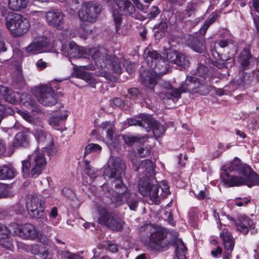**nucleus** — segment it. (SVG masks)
I'll return each mask as SVG.
<instances>
[{"instance_id":"1","label":"nucleus","mask_w":259,"mask_h":259,"mask_svg":"<svg viewBox=\"0 0 259 259\" xmlns=\"http://www.w3.org/2000/svg\"><path fill=\"white\" fill-rule=\"evenodd\" d=\"M89 55L92 57L95 66L92 64L74 67V75L81 78L89 84L95 82L94 78L88 72L81 70L98 69L97 75L104 77L108 80L114 78V74H119L121 72L120 61L116 57H111L108 54L106 49L103 47L91 48L88 50Z\"/></svg>"},{"instance_id":"2","label":"nucleus","mask_w":259,"mask_h":259,"mask_svg":"<svg viewBox=\"0 0 259 259\" xmlns=\"http://www.w3.org/2000/svg\"><path fill=\"white\" fill-rule=\"evenodd\" d=\"M124 169L125 165L120 159L112 158L104 170V176L106 179H114L112 181L114 189L110 194L112 201L117 205L126 202L131 210L135 211L138 205V198L136 194L130 192L122 183L121 175Z\"/></svg>"},{"instance_id":"3","label":"nucleus","mask_w":259,"mask_h":259,"mask_svg":"<svg viewBox=\"0 0 259 259\" xmlns=\"http://www.w3.org/2000/svg\"><path fill=\"white\" fill-rule=\"evenodd\" d=\"M225 170L235 172L232 175L226 172L227 178L224 180V182L229 187L246 185L250 188L259 186V175L253 171L248 165L242 163L237 158L230 162Z\"/></svg>"},{"instance_id":"4","label":"nucleus","mask_w":259,"mask_h":259,"mask_svg":"<svg viewBox=\"0 0 259 259\" xmlns=\"http://www.w3.org/2000/svg\"><path fill=\"white\" fill-rule=\"evenodd\" d=\"M133 168L145 175L140 178L138 188L139 192L145 197H148L152 203H157L160 201L159 187L157 185L153 184L150 177L154 174V164L151 160L146 159L138 164L134 159L132 160Z\"/></svg>"},{"instance_id":"5","label":"nucleus","mask_w":259,"mask_h":259,"mask_svg":"<svg viewBox=\"0 0 259 259\" xmlns=\"http://www.w3.org/2000/svg\"><path fill=\"white\" fill-rule=\"evenodd\" d=\"M10 230L13 235L17 236L23 239L37 240L44 244L48 243V239L46 236L40 231L37 230L32 224H19L12 223L10 224Z\"/></svg>"},{"instance_id":"6","label":"nucleus","mask_w":259,"mask_h":259,"mask_svg":"<svg viewBox=\"0 0 259 259\" xmlns=\"http://www.w3.org/2000/svg\"><path fill=\"white\" fill-rule=\"evenodd\" d=\"M6 26L13 37H20L28 32L30 24L26 18L15 13L7 18Z\"/></svg>"},{"instance_id":"7","label":"nucleus","mask_w":259,"mask_h":259,"mask_svg":"<svg viewBox=\"0 0 259 259\" xmlns=\"http://www.w3.org/2000/svg\"><path fill=\"white\" fill-rule=\"evenodd\" d=\"M97 222L114 231H121L124 224L123 221L114 213L108 211L104 207L98 208Z\"/></svg>"},{"instance_id":"8","label":"nucleus","mask_w":259,"mask_h":259,"mask_svg":"<svg viewBox=\"0 0 259 259\" xmlns=\"http://www.w3.org/2000/svg\"><path fill=\"white\" fill-rule=\"evenodd\" d=\"M45 199L41 195L27 196L26 207L28 213L32 218L39 219L45 213Z\"/></svg>"},{"instance_id":"9","label":"nucleus","mask_w":259,"mask_h":259,"mask_svg":"<svg viewBox=\"0 0 259 259\" xmlns=\"http://www.w3.org/2000/svg\"><path fill=\"white\" fill-rule=\"evenodd\" d=\"M179 89L181 95L182 93L186 92L191 94L197 93L203 96L208 94L207 85L193 76H187L185 81L181 85Z\"/></svg>"},{"instance_id":"10","label":"nucleus","mask_w":259,"mask_h":259,"mask_svg":"<svg viewBox=\"0 0 259 259\" xmlns=\"http://www.w3.org/2000/svg\"><path fill=\"white\" fill-rule=\"evenodd\" d=\"M238 61L240 64L239 71H242L243 73L242 77L238 79L237 82L240 85H244L249 80L244 71L251 69L256 63L257 61L255 58L252 57L249 51L245 49L240 53Z\"/></svg>"},{"instance_id":"11","label":"nucleus","mask_w":259,"mask_h":259,"mask_svg":"<svg viewBox=\"0 0 259 259\" xmlns=\"http://www.w3.org/2000/svg\"><path fill=\"white\" fill-rule=\"evenodd\" d=\"M148 227H150L151 230L148 245L152 249L157 250L165 248L168 242L165 240L166 236L164 231L159 227H154L152 225Z\"/></svg>"},{"instance_id":"12","label":"nucleus","mask_w":259,"mask_h":259,"mask_svg":"<svg viewBox=\"0 0 259 259\" xmlns=\"http://www.w3.org/2000/svg\"><path fill=\"white\" fill-rule=\"evenodd\" d=\"M35 94L37 101L44 106H53L57 102L56 95L54 90L48 85L37 88Z\"/></svg>"},{"instance_id":"13","label":"nucleus","mask_w":259,"mask_h":259,"mask_svg":"<svg viewBox=\"0 0 259 259\" xmlns=\"http://www.w3.org/2000/svg\"><path fill=\"white\" fill-rule=\"evenodd\" d=\"M100 12V8L97 5L92 3H84L78 15L82 21L94 23L97 21Z\"/></svg>"},{"instance_id":"14","label":"nucleus","mask_w":259,"mask_h":259,"mask_svg":"<svg viewBox=\"0 0 259 259\" xmlns=\"http://www.w3.org/2000/svg\"><path fill=\"white\" fill-rule=\"evenodd\" d=\"M28 158L32 164V168L30 171L31 175L37 176L40 175L47 163L43 151L37 148L28 156Z\"/></svg>"},{"instance_id":"15","label":"nucleus","mask_w":259,"mask_h":259,"mask_svg":"<svg viewBox=\"0 0 259 259\" xmlns=\"http://www.w3.org/2000/svg\"><path fill=\"white\" fill-rule=\"evenodd\" d=\"M165 72V71L158 69L146 70L140 74L141 83L145 87L153 89L158 78Z\"/></svg>"},{"instance_id":"16","label":"nucleus","mask_w":259,"mask_h":259,"mask_svg":"<svg viewBox=\"0 0 259 259\" xmlns=\"http://www.w3.org/2000/svg\"><path fill=\"white\" fill-rule=\"evenodd\" d=\"M48 24L58 29L64 28L66 22V16L61 11L53 10L48 11L46 15Z\"/></svg>"},{"instance_id":"17","label":"nucleus","mask_w":259,"mask_h":259,"mask_svg":"<svg viewBox=\"0 0 259 259\" xmlns=\"http://www.w3.org/2000/svg\"><path fill=\"white\" fill-rule=\"evenodd\" d=\"M62 54L68 57L70 61L71 59L85 58V54L82 48L77 46L74 42H70L68 45H62L61 49Z\"/></svg>"},{"instance_id":"18","label":"nucleus","mask_w":259,"mask_h":259,"mask_svg":"<svg viewBox=\"0 0 259 259\" xmlns=\"http://www.w3.org/2000/svg\"><path fill=\"white\" fill-rule=\"evenodd\" d=\"M163 90L158 93V96L162 100H172L175 98H181V92L179 88H174L171 85L166 81H162L160 83Z\"/></svg>"},{"instance_id":"19","label":"nucleus","mask_w":259,"mask_h":259,"mask_svg":"<svg viewBox=\"0 0 259 259\" xmlns=\"http://www.w3.org/2000/svg\"><path fill=\"white\" fill-rule=\"evenodd\" d=\"M49 44L48 38L43 36H39L34 38L32 42L26 48V51L31 54L40 53L44 51V49Z\"/></svg>"},{"instance_id":"20","label":"nucleus","mask_w":259,"mask_h":259,"mask_svg":"<svg viewBox=\"0 0 259 259\" xmlns=\"http://www.w3.org/2000/svg\"><path fill=\"white\" fill-rule=\"evenodd\" d=\"M119 9L125 15H130L137 19L143 20L144 17L135 13L136 9L129 0H114Z\"/></svg>"},{"instance_id":"21","label":"nucleus","mask_w":259,"mask_h":259,"mask_svg":"<svg viewBox=\"0 0 259 259\" xmlns=\"http://www.w3.org/2000/svg\"><path fill=\"white\" fill-rule=\"evenodd\" d=\"M214 47L215 49H225L229 58L233 57L237 51L236 43L231 39L220 40L215 43Z\"/></svg>"},{"instance_id":"22","label":"nucleus","mask_w":259,"mask_h":259,"mask_svg":"<svg viewBox=\"0 0 259 259\" xmlns=\"http://www.w3.org/2000/svg\"><path fill=\"white\" fill-rule=\"evenodd\" d=\"M12 232L10 230V224L9 227L0 224V245L7 249L12 246V241L10 237Z\"/></svg>"},{"instance_id":"23","label":"nucleus","mask_w":259,"mask_h":259,"mask_svg":"<svg viewBox=\"0 0 259 259\" xmlns=\"http://www.w3.org/2000/svg\"><path fill=\"white\" fill-rule=\"evenodd\" d=\"M235 224L237 230L243 234H246L249 229L254 227L253 222L245 215L238 217Z\"/></svg>"},{"instance_id":"24","label":"nucleus","mask_w":259,"mask_h":259,"mask_svg":"<svg viewBox=\"0 0 259 259\" xmlns=\"http://www.w3.org/2000/svg\"><path fill=\"white\" fill-rule=\"evenodd\" d=\"M220 237L223 241L225 252H232L234 248L235 241L230 232L227 229H224L220 233Z\"/></svg>"},{"instance_id":"25","label":"nucleus","mask_w":259,"mask_h":259,"mask_svg":"<svg viewBox=\"0 0 259 259\" xmlns=\"http://www.w3.org/2000/svg\"><path fill=\"white\" fill-rule=\"evenodd\" d=\"M127 122L129 125H139L143 127L146 130V131L149 132L150 131V121L149 116L144 115L141 118H130L127 119Z\"/></svg>"},{"instance_id":"26","label":"nucleus","mask_w":259,"mask_h":259,"mask_svg":"<svg viewBox=\"0 0 259 259\" xmlns=\"http://www.w3.org/2000/svg\"><path fill=\"white\" fill-rule=\"evenodd\" d=\"M0 94H3L6 101L11 103L15 104L17 102L18 94L17 95L15 93L11 90L4 86H0Z\"/></svg>"},{"instance_id":"27","label":"nucleus","mask_w":259,"mask_h":259,"mask_svg":"<svg viewBox=\"0 0 259 259\" xmlns=\"http://www.w3.org/2000/svg\"><path fill=\"white\" fill-rule=\"evenodd\" d=\"M29 0H8L9 8L14 11H20L25 9Z\"/></svg>"},{"instance_id":"28","label":"nucleus","mask_w":259,"mask_h":259,"mask_svg":"<svg viewBox=\"0 0 259 259\" xmlns=\"http://www.w3.org/2000/svg\"><path fill=\"white\" fill-rule=\"evenodd\" d=\"M176 254L178 259H186L187 247L181 239L177 238L175 241Z\"/></svg>"},{"instance_id":"29","label":"nucleus","mask_w":259,"mask_h":259,"mask_svg":"<svg viewBox=\"0 0 259 259\" xmlns=\"http://www.w3.org/2000/svg\"><path fill=\"white\" fill-rule=\"evenodd\" d=\"M145 55L147 64L150 68H153L154 64L156 66V63L161 59V55L156 51H148Z\"/></svg>"},{"instance_id":"30","label":"nucleus","mask_w":259,"mask_h":259,"mask_svg":"<svg viewBox=\"0 0 259 259\" xmlns=\"http://www.w3.org/2000/svg\"><path fill=\"white\" fill-rule=\"evenodd\" d=\"M149 119L151 122L150 130H152L154 136L158 138L163 135L165 131L163 125L157 121L153 120L150 116Z\"/></svg>"},{"instance_id":"31","label":"nucleus","mask_w":259,"mask_h":259,"mask_svg":"<svg viewBox=\"0 0 259 259\" xmlns=\"http://www.w3.org/2000/svg\"><path fill=\"white\" fill-rule=\"evenodd\" d=\"M15 176V169L7 165L0 166V180L12 179Z\"/></svg>"},{"instance_id":"32","label":"nucleus","mask_w":259,"mask_h":259,"mask_svg":"<svg viewBox=\"0 0 259 259\" xmlns=\"http://www.w3.org/2000/svg\"><path fill=\"white\" fill-rule=\"evenodd\" d=\"M28 142V139L25 134L23 132H19L15 136L13 145L15 147L24 146L27 144Z\"/></svg>"},{"instance_id":"33","label":"nucleus","mask_w":259,"mask_h":259,"mask_svg":"<svg viewBox=\"0 0 259 259\" xmlns=\"http://www.w3.org/2000/svg\"><path fill=\"white\" fill-rule=\"evenodd\" d=\"M35 139L39 143H45L46 141H51L52 138L51 135L46 134L44 131L36 130L34 133Z\"/></svg>"},{"instance_id":"34","label":"nucleus","mask_w":259,"mask_h":259,"mask_svg":"<svg viewBox=\"0 0 259 259\" xmlns=\"http://www.w3.org/2000/svg\"><path fill=\"white\" fill-rule=\"evenodd\" d=\"M190 46L194 51L200 53L203 52L205 50L203 42L195 37L192 38Z\"/></svg>"},{"instance_id":"35","label":"nucleus","mask_w":259,"mask_h":259,"mask_svg":"<svg viewBox=\"0 0 259 259\" xmlns=\"http://www.w3.org/2000/svg\"><path fill=\"white\" fill-rule=\"evenodd\" d=\"M68 114L65 113L63 114H57L50 118L49 123L50 125L53 127L57 126L61 121L65 119L68 116Z\"/></svg>"},{"instance_id":"36","label":"nucleus","mask_w":259,"mask_h":259,"mask_svg":"<svg viewBox=\"0 0 259 259\" xmlns=\"http://www.w3.org/2000/svg\"><path fill=\"white\" fill-rule=\"evenodd\" d=\"M123 140L125 144L128 146H132L136 143H142L144 141V138L135 136L124 135L123 136Z\"/></svg>"},{"instance_id":"37","label":"nucleus","mask_w":259,"mask_h":259,"mask_svg":"<svg viewBox=\"0 0 259 259\" xmlns=\"http://www.w3.org/2000/svg\"><path fill=\"white\" fill-rule=\"evenodd\" d=\"M30 249L32 254L41 255L44 258H45L44 253L50 252L48 250L45 249L44 245L36 244L32 245Z\"/></svg>"},{"instance_id":"38","label":"nucleus","mask_w":259,"mask_h":259,"mask_svg":"<svg viewBox=\"0 0 259 259\" xmlns=\"http://www.w3.org/2000/svg\"><path fill=\"white\" fill-rule=\"evenodd\" d=\"M62 193L64 196L66 197L67 198L70 199L71 200L74 202H79L77 198L76 197L75 194L74 193L73 191L68 188H65L62 190ZM80 204L79 202L76 203L75 204L79 205ZM75 204L74 203L73 204Z\"/></svg>"},{"instance_id":"39","label":"nucleus","mask_w":259,"mask_h":259,"mask_svg":"<svg viewBox=\"0 0 259 259\" xmlns=\"http://www.w3.org/2000/svg\"><path fill=\"white\" fill-rule=\"evenodd\" d=\"M13 195V192L7 185L0 183V198L11 197Z\"/></svg>"},{"instance_id":"40","label":"nucleus","mask_w":259,"mask_h":259,"mask_svg":"<svg viewBox=\"0 0 259 259\" xmlns=\"http://www.w3.org/2000/svg\"><path fill=\"white\" fill-rule=\"evenodd\" d=\"M137 153L141 157L148 156L151 153V147L149 145H143L137 149Z\"/></svg>"},{"instance_id":"41","label":"nucleus","mask_w":259,"mask_h":259,"mask_svg":"<svg viewBox=\"0 0 259 259\" xmlns=\"http://www.w3.org/2000/svg\"><path fill=\"white\" fill-rule=\"evenodd\" d=\"M189 63V62L187 57L183 54L179 53V56H178L175 64L180 66L185 67L188 66Z\"/></svg>"},{"instance_id":"42","label":"nucleus","mask_w":259,"mask_h":259,"mask_svg":"<svg viewBox=\"0 0 259 259\" xmlns=\"http://www.w3.org/2000/svg\"><path fill=\"white\" fill-rule=\"evenodd\" d=\"M22 172L25 177H28L30 175L29 169L30 166H32L31 161L28 158L27 160H24L22 161Z\"/></svg>"},{"instance_id":"43","label":"nucleus","mask_w":259,"mask_h":259,"mask_svg":"<svg viewBox=\"0 0 259 259\" xmlns=\"http://www.w3.org/2000/svg\"><path fill=\"white\" fill-rule=\"evenodd\" d=\"M199 4L195 1H192L188 3L186 11L187 12L188 16L190 17L196 11Z\"/></svg>"},{"instance_id":"44","label":"nucleus","mask_w":259,"mask_h":259,"mask_svg":"<svg viewBox=\"0 0 259 259\" xmlns=\"http://www.w3.org/2000/svg\"><path fill=\"white\" fill-rule=\"evenodd\" d=\"M101 149V147L98 144H90L85 147L84 155H87L91 152L100 151Z\"/></svg>"},{"instance_id":"45","label":"nucleus","mask_w":259,"mask_h":259,"mask_svg":"<svg viewBox=\"0 0 259 259\" xmlns=\"http://www.w3.org/2000/svg\"><path fill=\"white\" fill-rule=\"evenodd\" d=\"M208 72V68L206 66L201 64L199 65L197 68L195 74L196 75L205 78L207 76Z\"/></svg>"},{"instance_id":"46","label":"nucleus","mask_w":259,"mask_h":259,"mask_svg":"<svg viewBox=\"0 0 259 259\" xmlns=\"http://www.w3.org/2000/svg\"><path fill=\"white\" fill-rule=\"evenodd\" d=\"M151 70L158 69L165 71V72L164 74L166 73L167 72V64L163 59H160V61L156 63V66H155V64H154L153 66V68H151ZM163 74H164V73Z\"/></svg>"},{"instance_id":"47","label":"nucleus","mask_w":259,"mask_h":259,"mask_svg":"<svg viewBox=\"0 0 259 259\" xmlns=\"http://www.w3.org/2000/svg\"><path fill=\"white\" fill-rule=\"evenodd\" d=\"M45 149L48 155L50 156H53L58 153L57 149L54 146L53 139L51 141H50L49 144L45 147Z\"/></svg>"},{"instance_id":"48","label":"nucleus","mask_w":259,"mask_h":259,"mask_svg":"<svg viewBox=\"0 0 259 259\" xmlns=\"http://www.w3.org/2000/svg\"><path fill=\"white\" fill-rule=\"evenodd\" d=\"M113 17L116 24V29L117 30L119 28L122 20V15L118 10H114L113 12Z\"/></svg>"},{"instance_id":"49","label":"nucleus","mask_w":259,"mask_h":259,"mask_svg":"<svg viewBox=\"0 0 259 259\" xmlns=\"http://www.w3.org/2000/svg\"><path fill=\"white\" fill-rule=\"evenodd\" d=\"M159 188H160L162 192H163L162 197H164L170 193L169 188L167 183L165 181H162L158 186Z\"/></svg>"},{"instance_id":"50","label":"nucleus","mask_w":259,"mask_h":259,"mask_svg":"<svg viewBox=\"0 0 259 259\" xmlns=\"http://www.w3.org/2000/svg\"><path fill=\"white\" fill-rule=\"evenodd\" d=\"M19 113L23 117V118H24L28 122L31 123L34 122V117L31 116L28 112L26 111H20Z\"/></svg>"},{"instance_id":"51","label":"nucleus","mask_w":259,"mask_h":259,"mask_svg":"<svg viewBox=\"0 0 259 259\" xmlns=\"http://www.w3.org/2000/svg\"><path fill=\"white\" fill-rule=\"evenodd\" d=\"M195 197L199 200H202L207 198L208 194L205 188L204 190L198 191H195L194 192Z\"/></svg>"},{"instance_id":"52","label":"nucleus","mask_w":259,"mask_h":259,"mask_svg":"<svg viewBox=\"0 0 259 259\" xmlns=\"http://www.w3.org/2000/svg\"><path fill=\"white\" fill-rule=\"evenodd\" d=\"M86 169V173L91 179L94 180L97 177L96 170L91 167L89 164H87Z\"/></svg>"},{"instance_id":"53","label":"nucleus","mask_w":259,"mask_h":259,"mask_svg":"<svg viewBox=\"0 0 259 259\" xmlns=\"http://www.w3.org/2000/svg\"><path fill=\"white\" fill-rule=\"evenodd\" d=\"M179 53L177 51H170L167 53V59L171 62L175 63Z\"/></svg>"},{"instance_id":"54","label":"nucleus","mask_w":259,"mask_h":259,"mask_svg":"<svg viewBox=\"0 0 259 259\" xmlns=\"http://www.w3.org/2000/svg\"><path fill=\"white\" fill-rule=\"evenodd\" d=\"M160 10L156 6H153L151 9L150 13L148 14V17L150 18H155L158 14H159Z\"/></svg>"},{"instance_id":"55","label":"nucleus","mask_w":259,"mask_h":259,"mask_svg":"<svg viewBox=\"0 0 259 259\" xmlns=\"http://www.w3.org/2000/svg\"><path fill=\"white\" fill-rule=\"evenodd\" d=\"M128 92L134 99L141 97V94L137 88L130 89L128 90Z\"/></svg>"},{"instance_id":"56","label":"nucleus","mask_w":259,"mask_h":259,"mask_svg":"<svg viewBox=\"0 0 259 259\" xmlns=\"http://www.w3.org/2000/svg\"><path fill=\"white\" fill-rule=\"evenodd\" d=\"M123 65L125 67L126 71L129 73H131L135 70L134 64L128 60H125L124 61L123 63Z\"/></svg>"},{"instance_id":"57","label":"nucleus","mask_w":259,"mask_h":259,"mask_svg":"<svg viewBox=\"0 0 259 259\" xmlns=\"http://www.w3.org/2000/svg\"><path fill=\"white\" fill-rule=\"evenodd\" d=\"M132 1L137 9H139L143 12L147 13V10L148 7V6H144L139 0H132Z\"/></svg>"},{"instance_id":"58","label":"nucleus","mask_w":259,"mask_h":259,"mask_svg":"<svg viewBox=\"0 0 259 259\" xmlns=\"http://www.w3.org/2000/svg\"><path fill=\"white\" fill-rule=\"evenodd\" d=\"M72 253L66 250H62L58 252V257L60 259H70Z\"/></svg>"},{"instance_id":"59","label":"nucleus","mask_w":259,"mask_h":259,"mask_svg":"<svg viewBox=\"0 0 259 259\" xmlns=\"http://www.w3.org/2000/svg\"><path fill=\"white\" fill-rule=\"evenodd\" d=\"M250 201V200L247 198H237L235 200V203L238 206H245Z\"/></svg>"},{"instance_id":"60","label":"nucleus","mask_w":259,"mask_h":259,"mask_svg":"<svg viewBox=\"0 0 259 259\" xmlns=\"http://www.w3.org/2000/svg\"><path fill=\"white\" fill-rule=\"evenodd\" d=\"M100 127L104 130H106V131L108 130H109L111 129L112 128L114 127V124L112 122L110 121H105L104 122H102L101 125Z\"/></svg>"},{"instance_id":"61","label":"nucleus","mask_w":259,"mask_h":259,"mask_svg":"<svg viewBox=\"0 0 259 259\" xmlns=\"http://www.w3.org/2000/svg\"><path fill=\"white\" fill-rule=\"evenodd\" d=\"M167 24L165 21H161L158 25V29L161 32V36L164 35V33L167 30Z\"/></svg>"},{"instance_id":"62","label":"nucleus","mask_w":259,"mask_h":259,"mask_svg":"<svg viewBox=\"0 0 259 259\" xmlns=\"http://www.w3.org/2000/svg\"><path fill=\"white\" fill-rule=\"evenodd\" d=\"M107 249L112 253H115L118 251V246L113 243H109L107 246Z\"/></svg>"},{"instance_id":"63","label":"nucleus","mask_w":259,"mask_h":259,"mask_svg":"<svg viewBox=\"0 0 259 259\" xmlns=\"http://www.w3.org/2000/svg\"><path fill=\"white\" fill-rule=\"evenodd\" d=\"M256 31L259 35V16L251 13Z\"/></svg>"},{"instance_id":"64","label":"nucleus","mask_w":259,"mask_h":259,"mask_svg":"<svg viewBox=\"0 0 259 259\" xmlns=\"http://www.w3.org/2000/svg\"><path fill=\"white\" fill-rule=\"evenodd\" d=\"M92 252L94 255L92 259H99L101 253V248L97 247L93 249Z\"/></svg>"}]
</instances>
